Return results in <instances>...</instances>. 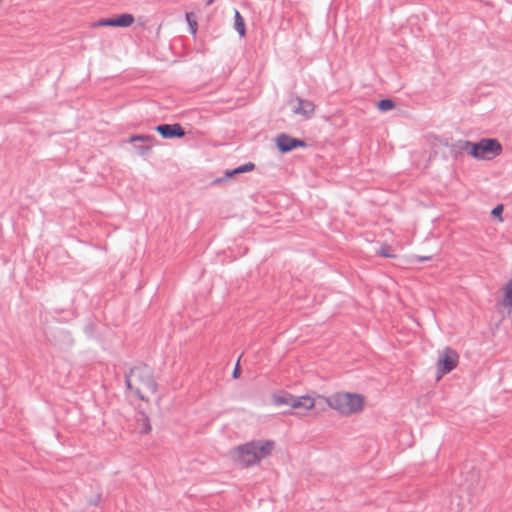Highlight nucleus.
I'll use <instances>...</instances> for the list:
<instances>
[{"mask_svg":"<svg viewBox=\"0 0 512 512\" xmlns=\"http://www.w3.org/2000/svg\"><path fill=\"white\" fill-rule=\"evenodd\" d=\"M126 385L138 399L145 402H149L157 390L153 371L144 364L136 365L130 370L126 376Z\"/></svg>","mask_w":512,"mask_h":512,"instance_id":"1","label":"nucleus"},{"mask_svg":"<svg viewBox=\"0 0 512 512\" xmlns=\"http://www.w3.org/2000/svg\"><path fill=\"white\" fill-rule=\"evenodd\" d=\"M329 408L342 417L361 414L367 405V398L361 393L338 391L323 397Z\"/></svg>","mask_w":512,"mask_h":512,"instance_id":"2","label":"nucleus"},{"mask_svg":"<svg viewBox=\"0 0 512 512\" xmlns=\"http://www.w3.org/2000/svg\"><path fill=\"white\" fill-rule=\"evenodd\" d=\"M274 449L275 442L273 440L262 439L239 445L234 448L232 454L234 460L241 466L250 467L270 456Z\"/></svg>","mask_w":512,"mask_h":512,"instance_id":"3","label":"nucleus"},{"mask_svg":"<svg viewBox=\"0 0 512 512\" xmlns=\"http://www.w3.org/2000/svg\"><path fill=\"white\" fill-rule=\"evenodd\" d=\"M466 146L470 148V154L481 160H488L498 156L502 147L496 139H483L478 143L467 142Z\"/></svg>","mask_w":512,"mask_h":512,"instance_id":"4","label":"nucleus"},{"mask_svg":"<svg viewBox=\"0 0 512 512\" xmlns=\"http://www.w3.org/2000/svg\"><path fill=\"white\" fill-rule=\"evenodd\" d=\"M458 362V353L449 347L444 348L440 352L437 361V372L439 374L438 379L455 369L458 365Z\"/></svg>","mask_w":512,"mask_h":512,"instance_id":"5","label":"nucleus"},{"mask_svg":"<svg viewBox=\"0 0 512 512\" xmlns=\"http://www.w3.org/2000/svg\"><path fill=\"white\" fill-rule=\"evenodd\" d=\"M316 406V396L312 394L294 395L290 413L305 416Z\"/></svg>","mask_w":512,"mask_h":512,"instance_id":"6","label":"nucleus"},{"mask_svg":"<svg viewBox=\"0 0 512 512\" xmlns=\"http://www.w3.org/2000/svg\"><path fill=\"white\" fill-rule=\"evenodd\" d=\"M292 112L300 115L304 119L310 118L315 112V105L313 102L304 100L298 96H292L288 101Z\"/></svg>","mask_w":512,"mask_h":512,"instance_id":"7","label":"nucleus"},{"mask_svg":"<svg viewBox=\"0 0 512 512\" xmlns=\"http://www.w3.org/2000/svg\"><path fill=\"white\" fill-rule=\"evenodd\" d=\"M276 145L281 152H288L297 147H305L304 141L281 134L276 138Z\"/></svg>","mask_w":512,"mask_h":512,"instance_id":"8","label":"nucleus"},{"mask_svg":"<svg viewBox=\"0 0 512 512\" xmlns=\"http://www.w3.org/2000/svg\"><path fill=\"white\" fill-rule=\"evenodd\" d=\"M294 394L287 391H277L271 395V402L277 408H287L290 412Z\"/></svg>","mask_w":512,"mask_h":512,"instance_id":"9","label":"nucleus"},{"mask_svg":"<svg viewBox=\"0 0 512 512\" xmlns=\"http://www.w3.org/2000/svg\"><path fill=\"white\" fill-rule=\"evenodd\" d=\"M156 131L164 138L182 137L185 134L180 124L158 125Z\"/></svg>","mask_w":512,"mask_h":512,"instance_id":"10","label":"nucleus"},{"mask_svg":"<svg viewBox=\"0 0 512 512\" xmlns=\"http://www.w3.org/2000/svg\"><path fill=\"white\" fill-rule=\"evenodd\" d=\"M502 297L500 300V305L503 308L512 310V277L508 279L501 288Z\"/></svg>","mask_w":512,"mask_h":512,"instance_id":"11","label":"nucleus"},{"mask_svg":"<svg viewBox=\"0 0 512 512\" xmlns=\"http://www.w3.org/2000/svg\"><path fill=\"white\" fill-rule=\"evenodd\" d=\"M111 19L112 27H130L135 21L134 16L129 13L121 14Z\"/></svg>","mask_w":512,"mask_h":512,"instance_id":"12","label":"nucleus"},{"mask_svg":"<svg viewBox=\"0 0 512 512\" xmlns=\"http://www.w3.org/2000/svg\"><path fill=\"white\" fill-rule=\"evenodd\" d=\"M234 27L239 33L241 37H244L246 34L245 22L241 14L235 10L234 13Z\"/></svg>","mask_w":512,"mask_h":512,"instance_id":"13","label":"nucleus"},{"mask_svg":"<svg viewBox=\"0 0 512 512\" xmlns=\"http://www.w3.org/2000/svg\"><path fill=\"white\" fill-rule=\"evenodd\" d=\"M254 168H255V165L250 162V163H246V164H244L242 166H239V167H237V168H235L233 170L226 171L225 175L227 177H232V176H234L236 174L250 172V171L254 170Z\"/></svg>","mask_w":512,"mask_h":512,"instance_id":"14","label":"nucleus"},{"mask_svg":"<svg viewBox=\"0 0 512 512\" xmlns=\"http://www.w3.org/2000/svg\"><path fill=\"white\" fill-rule=\"evenodd\" d=\"M186 21L189 25L191 34L195 35L198 29L197 19L195 15L193 13H186Z\"/></svg>","mask_w":512,"mask_h":512,"instance_id":"15","label":"nucleus"},{"mask_svg":"<svg viewBox=\"0 0 512 512\" xmlns=\"http://www.w3.org/2000/svg\"><path fill=\"white\" fill-rule=\"evenodd\" d=\"M377 108L380 111H389L394 108V103L389 99H384L377 103Z\"/></svg>","mask_w":512,"mask_h":512,"instance_id":"16","label":"nucleus"},{"mask_svg":"<svg viewBox=\"0 0 512 512\" xmlns=\"http://www.w3.org/2000/svg\"><path fill=\"white\" fill-rule=\"evenodd\" d=\"M381 257L393 258L395 255L391 253V248L388 245H382L378 251Z\"/></svg>","mask_w":512,"mask_h":512,"instance_id":"17","label":"nucleus"},{"mask_svg":"<svg viewBox=\"0 0 512 512\" xmlns=\"http://www.w3.org/2000/svg\"><path fill=\"white\" fill-rule=\"evenodd\" d=\"M153 136H148V135H136V136H132L130 138V142H135V141H141V142H151L153 140Z\"/></svg>","mask_w":512,"mask_h":512,"instance_id":"18","label":"nucleus"},{"mask_svg":"<svg viewBox=\"0 0 512 512\" xmlns=\"http://www.w3.org/2000/svg\"><path fill=\"white\" fill-rule=\"evenodd\" d=\"M104 26L112 27V19L111 18L100 19L99 21L92 24V27H94V28L104 27Z\"/></svg>","mask_w":512,"mask_h":512,"instance_id":"19","label":"nucleus"},{"mask_svg":"<svg viewBox=\"0 0 512 512\" xmlns=\"http://www.w3.org/2000/svg\"><path fill=\"white\" fill-rule=\"evenodd\" d=\"M502 211H503V206H502V205H498V206H496V207L492 210V214H493L494 216L500 217V216H501Z\"/></svg>","mask_w":512,"mask_h":512,"instance_id":"20","label":"nucleus"},{"mask_svg":"<svg viewBox=\"0 0 512 512\" xmlns=\"http://www.w3.org/2000/svg\"><path fill=\"white\" fill-rule=\"evenodd\" d=\"M239 372H240V369H239V365L237 364L236 368L234 369V372H233V377L234 378H238L239 377Z\"/></svg>","mask_w":512,"mask_h":512,"instance_id":"21","label":"nucleus"},{"mask_svg":"<svg viewBox=\"0 0 512 512\" xmlns=\"http://www.w3.org/2000/svg\"><path fill=\"white\" fill-rule=\"evenodd\" d=\"M214 2V0H207V5H210Z\"/></svg>","mask_w":512,"mask_h":512,"instance_id":"22","label":"nucleus"}]
</instances>
